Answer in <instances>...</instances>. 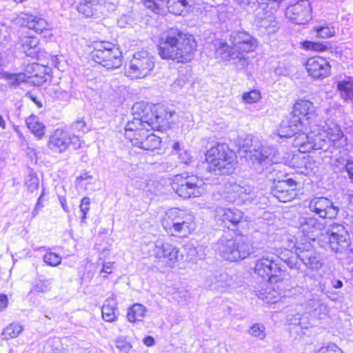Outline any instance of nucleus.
I'll return each mask as SVG.
<instances>
[{"instance_id": "7", "label": "nucleus", "mask_w": 353, "mask_h": 353, "mask_svg": "<svg viewBox=\"0 0 353 353\" xmlns=\"http://www.w3.org/2000/svg\"><path fill=\"white\" fill-rule=\"evenodd\" d=\"M216 251L225 260L236 262L247 258L250 245L243 236L221 238L216 244Z\"/></svg>"}, {"instance_id": "64", "label": "nucleus", "mask_w": 353, "mask_h": 353, "mask_svg": "<svg viewBox=\"0 0 353 353\" xmlns=\"http://www.w3.org/2000/svg\"><path fill=\"white\" fill-rule=\"evenodd\" d=\"M43 195H44V190H43L41 194L38 198V200H37V204H36V206H35V207H37V208H38L39 209L43 207V205H42L41 202V199L43 196Z\"/></svg>"}, {"instance_id": "37", "label": "nucleus", "mask_w": 353, "mask_h": 353, "mask_svg": "<svg viewBox=\"0 0 353 353\" xmlns=\"http://www.w3.org/2000/svg\"><path fill=\"white\" fill-rule=\"evenodd\" d=\"M23 328L21 325L17 323H10L2 332V336L6 340L16 338L23 331Z\"/></svg>"}, {"instance_id": "44", "label": "nucleus", "mask_w": 353, "mask_h": 353, "mask_svg": "<svg viewBox=\"0 0 353 353\" xmlns=\"http://www.w3.org/2000/svg\"><path fill=\"white\" fill-rule=\"evenodd\" d=\"M249 333L254 337L259 339H263L265 337V327L262 324L255 323L250 329Z\"/></svg>"}, {"instance_id": "49", "label": "nucleus", "mask_w": 353, "mask_h": 353, "mask_svg": "<svg viewBox=\"0 0 353 353\" xmlns=\"http://www.w3.org/2000/svg\"><path fill=\"white\" fill-rule=\"evenodd\" d=\"M316 353H343V351L335 344L328 343L319 348Z\"/></svg>"}, {"instance_id": "11", "label": "nucleus", "mask_w": 353, "mask_h": 353, "mask_svg": "<svg viewBox=\"0 0 353 353\" xmlns=\"http://www.w3.org/2000/svg\"><path fill=\"white\" fill-rule=\"evenodd\" d=\"M154 67L153 57L143 50L134 53L125 72L132 79H141L150 74Z\"/></svg>"}, {"instance_id": "40", "label": "nucleus", "mask_w": 353, "mask_h": 353, "mask_svg": "<svg viewBox=\"0 0 353 353\" xmlns=\"http://www.w3.org/2000/svg\"><path fill=\"white\" fill-rule=\"evenodd\" d=\"M26 185L27 186L28 190L31 193L34 192L39 188V179L37 174L32 170L30 172L28 176V178L26 181Z\"/></svg>"}, {"instance_id": "5", "label": "nucleus", "mask_w": 353, "mask_h": 353, "mask_svg": "<svg viewBox=\"0 0 353 353\" xmlns=\"http://www.w3.org/2000/svg\"><path fill=\"white\" fill-rule=\"evenodd\" d=\"M161 225L168 234L185 237L195 229L194 216L188 210L172 208L165 212Z\"/></svg>"}, {"instance_id": "43", "label": "nucleus", "mask_w": 353, "mask_h": 353, "mask_svg": "<svg viewBox=\"0 0 353 353\" xmlns=\"http://www.w3.org/2000/svg\"><path fill=\"white\" fill-rule=\"evenodd\" d=\"M316 36L319 38L326 39L334 35L335 30L334 27L321 26L315 28Z\"/></svg>"}, {"instance_id": "48", "label": "nucleus", "mask_w": 353, "mask_h": 353, "mask_svg": "<svg viewBox=\"0 0 353 353\" xmlns=\"http://www.w3.org/2000/svg\"><path fill=\"white\" fill-rule=\"evenodd\" d=\"M261 27H263L268 34L275 32L279 28L276 21L269 19H263L261 21Z\"/></svg>"}, {"instance_id": "36", "label": "nucleus", "mask_w": 353, "mask_h": 353, "mask_svg": "<svg viewBox=\"0 0 353 353\" xmlns=\"http://www.w3.org/2000/svg\"><path fill=\"white\" fill-rule=\"evenodd\" d=\"M166 5L170 12L181 15L186 10L188 3L186 0H167Z\"/></svg>"}, {"instance_id": "51", "label": "nucleus", "mask_w": 353, "mask_h": 353, "mask_svg": "<svg viewBox=\"0 0 353 353\" xmlns=\"http://www.w3.org/2000/svg\"><path fill=\"white\" fill-rule=\"evenodd\" d=\"M90 199L89 197L84 196L81 199V205H80V211L81 212L83 216L81 217V221L83 222L86 219V214L90 210Z\"/></svg>"}, {"instance_id": "52", "label": "nucleus", "mask_w": 353, "mask_h": 353, "mask_svg": "<svg viewBox=\"0 0 353 353\" xmlns=\"http://www.w3.org/2000/svg\"><path fill=\"white\" fill-rule=\"evenodd\" d=\"M70 128L73 131L82 132L83 133L88 131L85 122L83 119H77L76 121L71 124Z\"/></svg>"}, {"instance_id": "32", "label": "nucleus", "mask_w": 353, "mask_h": 353, "mask_svg": "<svg viewBox=\"0 0 353 353\" xmlns=\"http://www.w3.org/2000/svg\"><path fill=\"white\" fill-rule=\"evenodd\" d=\"M223 221H228L234 225H237L243 219V212L238 209L225 208L221 210Z\"/></svg>"}, {"instance_id": "13", "label": "nucleus", "mask_w": 353, "mask_h": 353, "mask_svg": "<svg viewBox=\"0 0 353 353\" xmlns=\"http://www.w3.org/2000/svg\"><path fill=\"white\" fill-rule=\"evenodd\" d=\"M255 196L254 188L249 185L228 183L225 187L224 199L234 203L253 202Z\"/></svg>"}, {"instance_id": "16", "label": "nucleus", "mask_w": 353, "mask_h": 353, "mask_svg": "<svg viewBox=\"0 0 353 353\" xmlns=\"http://www.w3.org/2000/svg\"><path fill=\"white\" fill-rule=\"evenodd\" d=\"M297 183L292 178L276 181L271 188V194L280 202L286 203L295 198Z\"/></svg>"}, {"instance_id": "8", "label": "nucleus", "mask_w": 353, "mask_h": 353, "mask_svg": "<svg viewBox=\"0 0 353 353\" xmlns=\"http://www.w3.org/2000/svg\"><path fill=\"white\" fill-rule=\"evenodd\" d=\"M203 185L202 179L188 173L176 175L171 183L172 190L184 199L201 196L204 192Z\"/></svg>"}, {"instance_id": "18", "label": "nucleus", "mask_w": 353, "mask_h": 353, "mask_svg": "<svg viewBox=\"0 0 353 353\" xmlns=\"http://www.w3.org/2000/svg\"><path fill=\"white\" fill-rule=\"evenodd\" d=\"M295 227L305 236L314 239L324 228V224L316 218L308 215L299 216L294 221Z\"/></svg>"}, {"instance_id": "2", "label": "nucleus", "mask_w": 353, "mask_h": 353, "mask_svg": "<svg viewBox=\"0 0 353 353\" xmlns=\"http://www.w3.org/2000/svg\"><path fill=\"white\" fill-rule=\"evenodd\" d=\"M196 46V41L192 35L177 28H170L161 34L158 52L163 59L188 63L193 59Z\"/></svg>"}, {"instance_id": "12", "label": "nucleus", "mask_w": 353, "mask_h": 353, "mask_svg": "<svg viewBox=\"0 0 353 353\" xmlns=\"http://www.w3.org/2000/svg\"><path fill=\"white\" fill-rule=\"evenodd\" d=\"M254 272L272 283L282 281L285 275L284 271L276 261L265 256L256 260Z\"/></svg>"}, {"instance_id": "22", "label": "nucleus", "mask_w": 353, "mask_h": 353, "mask_svg": "<svg viewBox=\"0 0 353 353\" xmlns=\"http://www.w3.org/2000/svg\"><path fill=\"white\" fill-rule=\"evenodd\" d=\"M70 133L62 130L57 129L50 136L48 141V147L52 151L57 153H63L68 148Z\"/></svg>"}, {"instance_id": "61", "label": "nucleus", "mask_w": 353, "mask_h": 353, "mask_svg": "<svg viewBox=\"0 0 353 353\" xmlns=\"http://www.w3.org/2000/svg\"><path fill=\"white\" fill-rule=\"evenodd\" d=\"M143 343L145 345L150 347L154 344V339L152 336H148L143 339Z\"/></svg>"}, {"instance_id": "17", "label": "nucleus", "mask_w": 353, "mask_h": 353, "mask_svg": "<svg viewBox=\"0 0 353 353\" xmlns=\"http://www.w3.org/2000/svg\"><path fill=\"white\" fill-rule=\"evenodd\" d=\"M308 208L310 211L323 219H334L339 212V208L331 200L323 196L312 199Z\"/></svg>"}, {"instance_id": "14", "label": "nucleus", "mask_w": 353, "mask_h": 353, "mask_svg": "<svg viewBox=\"0 0 353 353\" xmlns=\"http://www.w3.org/2000/svg\"><path fill=\"white\" fill-rule=\"evenodd\" d=\"M312 6L308 0H299L288 6L285 16L296 24H305L312 19Z\"/></svg>"}, {"instance_id": "50", "label": "nucleus", "mask_w": 353, "mask_h": 353, "mask_svg": "<svg viewBox=\"0 0 353 353\" xmlns=\"http://www.w3.org/2000/svg\"><path fill=\"white\" fill-rule=\"evenodd\" d=\"M163 4L161 0H147L145 1V6L152 10L154 12L158 13L161 10V8Z\"/></svg>"}, {"instance_id": "47", "label": "nucleus", "mask_w": 353, "mask_h": 353, "mask_svg": "<svg viewBox=\"0 0 353 353\" xmlns=\"http://www.w3.org/2000/svg\"><path fill=\"white\" fill-rule=\"evenodd\" d=\"M114 343L117 348L123 353H128L132 347L124 337L118 338L115 340Z\"/></svg>"}, {"instance_id": "27", "label": "nucleus", "mask_w": 353, "mask_h": 353, "mask_svg": "<svg viewBox=\"0 0 353 353\" xmlns=\"http://www.w3.org/2000/svg\"><path fill=\"white\" fill-rule=\"evenodd\" d=\"M117 303L114 296L108 298L101 309L103 319L108 322H113L117 319L115 312L117 310Z\"/></svg>"}, {"instance_id": "6", "label": "nucleus", "mask_w": 353, "mask_h": 353, "mask_svg": "<svg viewBox=\"0 0 353 353\" xmlns=\"http://www.w3.org/2000/svg\"><path fill=\"white\" fill-rule=\"evenodd\" d=\"M205 157L209 172H213L215 175H223L233 172L236 156L227 144L217 143L207 151Z\"/></svg>"}, {"instance_id": "38", "label": "nucleus", "mask_w": 353, "mask_h": 353, "mask_svg": "<svg viewBox=\"0 0 353 353\" xmlns=\"http://www.w3.org/2000/svg\"><path fill=\"white\" fill-rule=\"evenodd\" d=\"M336 134L333 135L330 139H328L330 141V148L333 145L336 148H341L346 145L347 139L345 138L341 129L339 126H335V132Z\"/></svg>"}, {"instance_id": "23", "label": "nucleus", "mask_w": 353, "mask_h": 353, "mask_svg": "<svg viewBox=\"0 0 353 353\" xmlns=\"http://www.w3.org/2000/svg\"><path fill=\"white\" fill-rule=\"evenodd\" d=\"M205 281L210 290L223 292L230 285V278L226 272L215 271L207 276Z\"/></svg>"}, {"instance_id": "25", "label": "nucleus", "mask_w": 353, "mask_h": 353, "mask_svg": "<svg viewBox=\"0 0 353 353\" xmlns=\"http://www.w3.org/2000/svg\"><path fill=\"white\" fill-rule=\"evenodd\" d=\"M19 44L22 52L28 57H36L39 51V40L33 36H22L19 39Z\"/></svg>"}, {"instance_id": "1", "label": "nucleus", "mask_w": 353, "mask_h": 353, "mask_svg": "<svg viewBox=\"0 0 353 353\" xmlns=\"http://www.w3.org/2000/svg\"><path fill=\"white\" fill-rule=\"evenodd\" d=\"M133 119L125 126V136L137 148L153 150L161 144V139L150 130L164 131L172 123L175 111L164 105L151 106L144 102H137L132 108Z\"/></svg>"}, {"instance_id": "28", "label": "nucleus", "mask_w": 353, "mask_h": 353, "mask_svg": "<svg viewBox=\"0 0 353 353\" xmlns=\"http://www.w3.org/2000/svg\"><path fill=\"white\" fill-rule=\"evenodd\" d=\"M328 243L331 250L336 253H342L350 246L349 236H328Z\"/></svg>"}, {"instance_id": "57", "label": "nucleus", "mask_w": 353, "mask_h": 353, "mask_svg": "<svg viewBox=\"0 0 353 353\" xmlns=\"http://www.w3.org/2000/svg\"><path fill=\"white\" fill-rule=\"evenodd\" d=\"M335 126H339L336 124H333L330 126H328L326 129L325 132V136L327 139H330L332 137H333V135H335L336 134V132H335Z\"/></svg>"}, {"instance_id": "55", "label": "nucleus", "mask_w": 353, "mask_h": 353, "mask_svg": "<svg viewBox=\"0 0 353 353\" xmlns=\"http://www.w3.org/2000/svg\"><path fill=\"white\" fill-rule=\"evenodd\" d=\"M114 262H106L103 264V268L101 270V274L105 273L110 274L112 272Z\"/></svg>"}, {"instance_id": "41", "label": "nucleus", "mask_w": 353, "mask_h": 353, "mask_svg": "<svg viewBox=\"0 0 353 353\" xmlns=\"http://www.w3.org/2000/svg\"><path fill=\"white\" fill-rule=\"evenodd\" d=\"M3 77L5 78L9 84L13 86H17L21 83L26 82L25 75L19 73L10 74L5 72L3 74Z\"/></svg>"}, {"instance_id": "54", "label": "nucleus", "mask_w": 353, "mask_h": 353, "mask_svg": "<svg viewBox=\"0 0 353 353\" xmlns=\"http://www.w3.org/2000/svg\"><path fill=\"white\" fill-rule=\"evenodd\" d=\"M50 94L54 98H63L66 95V92L58 87H52L49 89Z\"/></svg>"}, {"instance_id": "45", "label": "nucleus", "mask_w": 353, "mask_h": 353, "mask_svg": "<svg viewBox=\"0 0 353 353\" xmlns=\"http://www.w3.org/2000/svg\"><path fill=\"white\" fill-rule=\"evenodd\" d=\"M44 262L50 266H57L61 262V257L54 252H49L43 256Z\"/></svg>"}, {"instance_id": "29", "label": "nucleus", "mask_w": 353, "mask_h": 353, "mask_svg": "<svg viewBox=\"0 0 353 353\" xmlns=\"http://www.w3.org/2000/svg\"><path fill=\"white\" fill-rule=\"evenodd\" d=\"M26 123L28 129L39 139H41L45 134L46 126L39 121L38 117L31 115L26 119Z\"/></svg>"}, {"instance_id": "46", "label": "nucleus", "mask_w": 353, "mask_h": 353, "mask_svg": "<svg viewBox=\"0 0 353 353\" xmlns=\"http://www.w3.org/2000/svg\"><path fill=\"white\" fill-rule=\"evenodd\" d=\"M243 100L247 103H253L257 102L261 99V94L257 90L244 92L242 96Z\"/></svg>"}, {"instance_id": "42", "label": "nucleus", "mask_w": 353, "mask_h": 353, "mask_svg": "<svg viewBox=\"0 0 353 353\" xmlns=\"http://www.w3.org/2000/svg\"><path fill=\"white\" fill-rule=\"evenodd\" d=\"M327 237L328 236H339L340 235L343 236H349L347 231L345 228V227L339 223H333L330 225V227L327 232Z\"/></svg>"}, {"instance_id": "4", "label": "nucleus", "mask_w": 353, "mask_h": 353, "mask_svg": "<svg viewBox=\"0 0 353 353\" xmlns=\"http://www.w3.org/2000/svg\"><path fill=\"white\" fill-rule=\"evenodd\" d=\"M295 252L285 249L280 254V259L290 269L300 270V260L305 267L313 270L321 269L323 265L319 254L310 243H299L294 245Z\"/></svg>"}, {"instance_id": "24", "label": "nucleus", "mask_w": 353, "mask_h": 353, "mask_svg": "<svg viewBox=\"0 0 353 353\" xmlns=\"http://www.w3.org/2000/svg\"><path fill=\"white\" fill-rule=\"evenodd\" d=\"M18 20L21 26L33 30L38 33L43 32L48 26L46 19L29 13H21L18 17Z\"/></svg>"}, {"instance_id": "35", "label": "nucleus", "mask_w": 353, "mask_h": 353, "mask_svg": "<svg viewBox=\"0 0 353 353\" xmlns=\"http://www.w3.org/2000/svg\"><path fill=\"white\" fill-rule=\"evenodd\" d=\"M145 308L141 304H134L129 310L127 314V318L130 322L142 321L145 316Z\"/></svg>"}, {"instance_id": "56", "label": "nucleus", "mask_w": 353, "mask_h": 353, "mask_svg": "<svg viewBox=\"0 0 353 353\" xmlns=\"http://www.w3.org/2000/svg\"><path fill=\"white\" fill-rule=\"evenodd\" d=\"M179 157L186 165H189L192 162V157L186 151L179 153Z\"/></svg>"}, {"instance_id": "21", "label": "nucleus", "mask_w": 353, "mask_h": 353, "mask_svg": "<svg viewBox=\"0 0 353 353\" xmlns=\"http://www.w3.org/2000/svg\"><path fill=\"white\" fill-rule=\"evenodd\" d=\"M152 252L156 258L166 259L170 266H173L179 260V249L168 242L157 241Z\"/></svg>"}, {"instance_id": "33", "label": "nucleus", "mask_w": 353, "mask_h": 353, "mask_svg": "<svg viewBox=\"0 0 353 353\" xmlns=\"http://www.w3.org/2000/svg\"><path fill=\"white\" fill-rule=\"evenodd\" d=\"M40 70H43L44 74L43 76H41V80L39 81V83H41L43 82H45L47 81V79L46 77V72L45 70H46V68L43 67L42 65L32 63L30 64H28L25 69L24 72H21V74L25 75V81H27L28 79H30L32 77H39V74L38 72Z\"/></svg>"}, {"instance_id": "26", "label": "nucleus", "mask_w": 353, "mask_h": 353, "mask_svg": "<svg viewBox=\"0 0 353 353\" xmlns=\"http://www.w3.org/2000/svg\"><path fill=\"white\" fill-rule=\"evenodd\" d=\"M302 123L299 122L297 118H291L288 121H283L278 130V134L280 137H291L301 130Z\"/></svg>"}, {"instance_id": "9", "label": "nucleus", "mask_w": 353, "mask_h": 353, "mask_svg": "<svg viewBox=\"0 0 353 353\" xmlns=\"http://www.w3.org/2000/svg\"><path fill=\"white\" fill-rule=\"evenodd\" d=\"M90 56L94 62L108 70L118 68L122 63L121 52L115 45L108 41L96 43Z\"/></svg>"}, {"instance_id": "39", "label": "nucleus", "mask_w": 353, "mask_h": 353, "mask_svg": "<svg viewBox=\"0 0 353 353\" xmlns=\"http://www.w3.org/2000/svg\"><path fill=\"white\" fill-rule=\"evenodd\" d=\"M304 49L316 52H323L327 50L328 47L325 43L305 41L302 43Z\"/></svg>"}, {"instance_id": "34", "label": "nucleus", "mask_w": 353, "mask_h": 353, "mask_svg": "<svg viewBox=\"0 0 353 353\" xmlns=\"http://www.w3.org/2000/svg\"><path fill=\"white\" fill-rule=\"evenodd\" d=\"M52 289V279H39L34 281L32 285V288L29 292L31 293H47Z\"/></svg>"}, {"instance_id": "30", "label": "nucleus", "mask_w": 353, "mask_h": 353, "mask_svg": "<svg viewBox=\"0 0 353 353\" xmlns=\"http://www.w3.org/2000/svg\"><path fill=\"white\" fill-rule=\"evenodd\" d=\"M337 90L345 101L353 103V81L343 80L337 83Z\"/></svg>"}, {"instance_id": "19", "label": "nucleus", "mask_w": 353, "mask_h": 353, "mask_svg": "<svg viewBox=\"0 0 353 353\" xmlns=\"http://www.w3.org/2000/svg\"><path fill=\"white\" fill-rule=\"evenodd\" d=\"M316 116V107L312 102L300 100L294 105L291 117L297 118L303 126L310 124Z\"/></svg>"}, {"instance_id": "31", "label": "nucleus", "mask_w": 353, "mask_h": 353, "mask_svg": "<svg viewBox=\"0 0 353 353\" xmlns=\"http://www.w3.org/2000/svg\"><path fill=\"white\" fill-rule=\"evenodd\" d=\"M240 6L245 9L248 12L261 14L260 10H265V2H260L259 0H234Z\"/></svg>"}, {"instance_id": "58", "label": "nucleus", "mask_w": 353, "mask_h": 353, "mask_svg": "<svg viewBox=\"0 0 353 353\" xmlns=\"http://www.w3.org/2000/svg\"><path fill=\"white\" fill-rule=\"evenodd\" d=\"M345 170L352 183H353V161H350L345 165Z\"/></svg>"}, {"instance_id": "3", "label": "nucleus", "mask_w": 353, "mask_h": 353, "mask_svg": "<svg viewBox=\"0 0 353 353\" xmlns=\"http://www.w3.org/2000/svg\"><path fill=\"white\" fill-rule=\"evenodd\" d=\"M230 41L232 46L223 43L216 50V54L223 61H232L236 68L241 70L248 65V58L243 52L254 51L258 46V41L245 31L232 32Z\"/></svg>"}, {"instance_id": "63", "label": "nucleus", "mask_w": 353, "mask_h": 353, "mask_svg": "<svg viewBox=\"0 0 353 353\" xmlns=\"http://www.w3.org/2000/svg\"><path fill=\"white\" fill-rule=\"evenodd\" d=\"M332 286L334 288H341L343 287V282L341 280H334L332 281Z\"/></svg>"}, {"instance_id": "15", "label": "nucleus", "mask_w": 353, "mask_h": 353, "mask_svg": "<svg viewBox=\"0 0 353 353\" xmlns=\"http://www.w3.org/2000/svg\"><path fill=\"white\" fill-rule=\"evenodd\" d=\"M302 136L305 138V141L299 143V150L301 152L319 150L327 152L330 150V141L326 139L325 131L319 132L317 134L311 131L307 135L303 134Z\"/></svg>"}, {"instance_id": "53", "label": "nucleus", "mask_w": 353, "mask_h": 353, "mask_svg": "<svg viewBox=\"0 0 353 353\" xmlns=\"http://www.w3.org/2000/svg\"><path fill=\"white\" fill-rule=\"evenodd\" d=\"M68 146L71 145L74 150H78L82 148L83 142L80 139L79 137L75 134L71 135L70 134V139Z\"/></svg>"}, {"instance_id": "59", "label": "nucleus", "mask_w": 353, "mask_h": 353, "mask_svg": "<svg viewBox=\"0 0 353 353\" xmlns=\"http://www.w3.org/2000/svg\"><path fill=\"white\" fill-rule=\"evenodd\" d=\"M8 297L5 294H0V310H5L8 306Z\"/></svg>"}, {"instance_id": "60", "label": "nucleus", "mask_w": 353, "mask_h": 353, "mask_svg": "<svg viewBox=\"0 0 353 353\" xmlns=\"http://www.w3.org/2000/svg\"><path fill=\"white\" fill-rule=\"evenodd\" d=\"M59 200L60 201V203L61 205L62 208L63 210L66 212H69V208L67 205L66 199L65 196H59Z\"/></svg>"}, {"instance_id": "20", "label": "nucleus", "mask_w": 353, "mask_h": 353, "mask_svg": "<svg viewBox=\"0 0 353 353\" xmlns=\"http://www.w3.org/2000/svg\"><path fill=\"white\" fill-rule=\"evenodd\" d=\"M308 74L314 79H322L330 74V65L323 57H314L309 58L305 63Z\"/></svg>"}, {"instance_id": "62", "label": "nucleus", "mask_w": 353, "mask_h": 353, "mask_svg": "<svg viewBox=\"0 0 353 353\" xmlns=\"http://www.w3.org/2000/svg\"><path fill=\"white\" fill-rule=\"evenodd\" d=\"M31 100L37 105L38 108H41L43 106L42 103L39 101L36 96H33L32 94H29Z\"/></svg>"}, {"instance_id": "10", "label": "nucleus", "mask_w": 353, "mask_h": 353, "mask_svg": "<svg viewBox=\"0 0 353 353\" xmlns=\"http://www.w3.org/2000/svg\"><path fill=\"white\" fill-rule=\"evenodd\" d=\"M251 145L243 146L245 151L250 154V158L253 161V165L259 172L264 171V167L266 170L269 165H272L275 162L274 157L276 150L274 148L263 145L256 139L251 140Z\"/></svg>"}]
</instances>
